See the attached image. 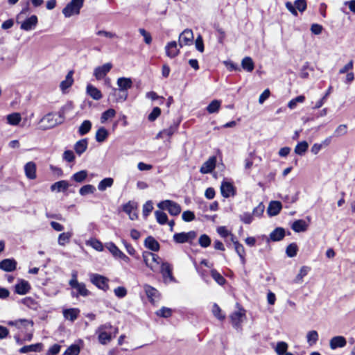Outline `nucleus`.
<instances>
[{
    "instance_id": "28",
    "label": "nucleus",
    "mask_w": 355,
    "mask_h": 355,
    "mask_svg": "<svg viewBox=\"0 0 355 355\" xmlns=\"http://www.w3.org/2000/svg\"><path fill=\"white\" fill-rule=\"evenodd\" d=\"M144 245L146 248L154 252H157L160 248L159 243L151 236H148L145 239Z\"/></svg>"
},
{
    "instance_id": "32",
    "label": "nucleus",
    "mask_w": 355,
    "mask_h": 355,
    "mask_svg": "<svg viewBox=\"0 0 355 355\" xmlns=\"http://www.w3.org/2000/svg\"><path fill=\"white\" fill-rule=\"evenodd\" d=\"M241 67L247 72H252L254 69V63L252 59L249 57H245L241 61Z\"/></svg>"
},
{
    "instance_id": "57",
    "label": "nucleus",
    "mask_w": 355,
    "mask_h": 355,
    "mask_svg": "<svg viewBox=\"0 0 355 355\" xmlns=\"http://www.w3.org/2000/svg\"><path fill=\"white\" fill-rule=\"evenodd\" d=\"M173 241L177 243H188L186 232L175 233L173 235Z\"/></svg>"
},
{
    "instance_id": "48",
    "label": "nucleus",
    "mask_w": 355,
    "mask_h": 355,
    "mask_svg": "<svg viewBox=\"0 0 355 355\" xmlns=\"http://www.w3.org/2000/svg\"><path fill=\"white\" fill-rule=\"evenodd\" d=\"M305 101V96L304 95H300L292 100L288 103V107L291 110H293L297 107V103H302Z\"/></svg>"
},
{
    "instance_id": "49",
    "label": "nucleus",
    "mask_w": 355,
    "mask_h": 355,
    "mask_svg": "<svg viewBox=\"0 0 355 355\" xmlns=\"http://www.w3.org/2000/svg\"><path fill=\"white\" fill-rule=\"evenodd\" d=\"M155 314L161 318H168L172 315V310L170 308L165 306L162 307L160 309L155 312Z\"/></svg>"
},
{
    "instance_id": "15",
    "label": "nucleus",
    "mask_w": 355,
    "mask_h": 355,
    "mask_svg": "<svg viewBox=\"0 0 355 355\" xmlns=\"http://www.w3.org/2000/svg\"><path fill=\"white\" fill-rule=\"evenodd\" d=\"M17 264L14 259H5L0 262V269L6 272H12L16 269Z\"/></svg>"
},
{
    "instance_id": "44",
    "label": "nucleus",
    "mask_w": 355,
    "mask_h": 355,
    "mask_svg": "<svg viewBox=\"0 0 355 355\" xmlns=\"http://www.w3.org/2000/svg\"><path fill=\"white\" fill-rule=\"evenodd\" d=\"M116 114V111L110 108L107 110L106 111L103 112L101 114V122L102 123H105L109 119L113 118Z\"/></svg>"
},
{
    "instance_id": "3",
    "label": "nucleus",
    "mask_w": 355,
    "mask_h": 355,
    "mask_svg": "<svg viewBox=\"0 0 355 355\" xmlns=\"http://www.w3.org/2000/svg\"><path fill=\"white\" fill-rule=\"evenodd\" d=\"M142 257L147 267L153 272L158 270L159 265L162 261V259L158 255L150 252H144Z\"/></svg>"
},
{
    "instance_id": "1",
    "label": "nucleus",
    "mask_w": 355,
    "mask_h": 355,
    "mask_svg": "<svg viewBox=\"0 0 355 355\" xmlns=\"http://www.w3.org/2000/svg\"><path fill=\"white\" fill-rule=\"evenodd\" d=\"M77 277V272L73 271L71 274V279L69 282V284L71 288L76 290V291H71V296L73 297H78L79 296H89L91 294V292L87 289L84 283L78 282Z\"/></svg>"
},
{
    "instance_id": "64",
    "label": "nucleus",
    "mask_w": 355,
    "mask_h": 355,
    "mask_svg": "<svg viewBox=\"0 0 355 355\" xmlns=\"http://www.w3.org/2000/svg\"><path fill=\"white\" fill-rule=\"evenodd\" d=\"M240 220L245 224H250L253 220V215L249 212H245L239 216Z\"/></svg>"
},
{
    "instance_id": "40",
    "label": "nucleus",
    "mask_w": 355,
    "mask_h": 355,
    "mask_svg": "<svg viewBox=\"0 0 355 355\" xmlns=\"http://www.w3.org/2000/svg\"><path fill=\"white\" fill-rule=\"evenodd\" d=\"M220 101L214 100L208 105L206 110L209 114L217 113L220 107Z\"/></svg>"
},
{
    "instance_id": "9",
    "label": "nucleus",
    "mask_w": 355,
    "mask_h": 355,
    "mask_svg": "<svg viewBox=\"0 0 355 355\" xmlns=\"http://www.w3.org/2000/svg\"><path fill=\"white\" fill-rule=\"evenodd\" d=\"M193 41V33L191 29H185L180 35L178 44L180 47L191 45Z\"/></svg>"
},
{
    "instance_id": "54",
    "label": "nucleus",
    "mask_w": 355,
    "mask_h": 355,
    "mask_svg": "<svg viewBox=\"0 0 355 355\" xmlns=\"http://www.w3.org/2000/svg\"><path fill=\"white\" fill-rule=\"evenodd\" d=\"M307 342L310 345H313L316 343L318 340V334L316 331H310L306 335Z\"/></svg>"
},
{
    "instance_id": "10",
    "label": "nucleus",
    "mask_w": 355,
    "mask_h": 355,
    "mask_svg": "<svg viewBox=\"0 0 355 355\" xmlns=\"http://www.w3.org/2000/svg\"><path fill=\"white\" fill-rule=\"evenodd\" d=\"M216 164V157L215 156H211L203 163L200 168V172L202 174L210 173L215 168Z\"/></svg>"
},
{
    "instance_id": "60",
    "label": "nucleus",
    "mask_w": 355,
    "mask_h": 355,
    "mask_svg": "<svg viewBox=\"0 0 355 355\" xmlns=\"http://www.w3.org/2000/svg\"><path fill=\"white\" fill-rule=\"evenodd\" d=\"M80 350V349L78 345H71L65 350L63 355H78Z\"/></svg>"
},
{
    "instance_id": "39",
    "label": "nucleus",
    "mask_w": 355,
    "mask_h": 355,
    "mask_svg": "<svg viewBox=\"0 0 355 355\" xmlns=\"http://www.w3.org/2000/svg\"><path fill=\"white\" fill-rule=\"evenodd\" d=\"M108 131L104 128H100L96 133V140L98 142H103L108 137Z\"/></svg>"
},
{
    "instance_id": "58",
    "label": "nucleus",
    "mask_w": 355,
    "mask_h": 355,
    "mask_svg": "<svg viewBox=\"0 0 355 355\" xmlns=\"http://www.w3.org/2000/svg\"><path fill=\"white\" fill-rule=\"evenodd\" d=\"M307 70L313 71V68L310 67L309 62H306L301 69L300 76L302 78L306 79L309 78V75Z\"/></svg>"
},
{
    "instance_id": "8",
    "label": "nucleus",
    "mask_w": 355,
    "mask_h": 355,
    "mask_svg": "<svg viewBox=\"0 0 355 355\" xmlns=\"http://www.w3.org/2000/svg\"><path fill=\"white\" fill-rule=\"evenodd\" d=\"M144 289L146 295L151 304H154L161 298V293L155 288L148 285H144Z\"/></svg>"
},
{
    "instance_id": "43",
    "label": "nucleus",
    "mask_w": 355,
    "mask_h": 355,
    "mask_svg": "<svg viewBox=\"0 0 355 355\" xmlns=\"http://www.w3.org/2000/svg\"><path fill=\"white\" fill-rule=\"evenodd\" d=\"M87 177V171L85 170H83L74 173L71 176V180H74L76 182H83Z\"/></svg>"
},
{
    "instance_id": "24",
    "label": "nucleus",
    "mask_w": 355,
    "mask_h": 355,
    "mask_svg": "<svg viewBox=\"0 0 355 355\" xmlns=\"http://www.w3.org/2000/svg\"><path fill=\"white\" fill-rule=\"evenodd\" d=\"M308 227L309 224L302 219L295 220L291 225L292 230L298 233L306 231Z\"/></svg>"
},
{
    "instance_id": "46",
    "label": "nucleus",
    "mask_w": 355,
    "mask_h": 355,
    "mask_svg": "<svg viewBox=\"0 0 355 355\" xmlns=\"http://www.w3.org/2000/svg\"><path fill=\"white\" fill-rule=\"evenodd\" d=\"M106 248L115 258H118L122 252V251H121L119 248L112 242L107 243L106 244Z\"/></svg>"
},
{
    "instance_id": "11",
    "label": "nucleus",
    "mask_w": 355,
    "mask_h": 355,
    "mask_svg": "<svg viewBox=\"0 0 355 355\" xmlns=\"http://www.w3.org/2000/svg\"><path fill=\"white\" fill-rule=\"evenodd\" d=\"M220 192L224 198H229L236 195V189L232 183L223 181L220 186Z\"/></svg>"
},
{
    "instance_id": "37",
    "label": "nucleus",
    "mask_w": 355,
    "mask_h": 355,
    "mask_svg": "<svg viewBox=\"0 0 355 355\" xmlns=\"http://www.w3.org/2000/svg\"><path fill=\"white\" fill-rule=\"evenodd\" d=\"M114 183V180L112 178H106L103 179L98 185V189L103 191L108 187H111Z\"/></svg>"
},
{
    "instance_id": "14",
    "label": "nucleus",
    "mask_w": 355,
    "mask_h": 355,
    "mask_svg": "<svg viewBox=\"0 0 355 355\" xmlns=\"http://www.w3.org/2000/svg\"><path fill=\"white\" fill-rule=\"evenodd\" d=\"M347 345V340L345 337L342 336H336L331 338L329 340L330 348L333 350L337 348H342Z\"/></svg>"
},
{
    "instance_id": "26",
    "label": "nucleus",
    "mask_w": 355,
    "mask_h": 355,
    "mask_svg": "<svg viewBox=\"0 0 355 355\" xmlns=\"http://www.w3.org/2000/svg\"><path fill=\"white\" fill-rule=\"evenodd\" d=\"M117 85L121 92H127L128 89H130L132 87V81L130 78L122 77L118 78Z\"/></svg>"
},
{
    "instance_id": "61",
    "label": "nucleus",
    "mask_w": 355,
    "mask_h": 355,
    "mask_svg": "<svg viewBox=\"0 0 355 355\" xmlns=\"http://www.w3.org/2000/svg\"><path fill=\"white\" fill-rule=\"evenodd\" d=\"M347 132V126L345 124L340 125L335 130L334 137H340L346 135Z\"/></svg>"
},
{
    "instance_id": "29",
    "label": "nucleus",
    "mask_w": 355,
    "mask_h": 355,
    "mask_svg": "<svg viewBox=\"0 0 355 355\" xmlns=\"http://www.w3.org/2000/svg\"><path fill=\"white\" fill-rule=\"evenodd\" d=\"M88 146L87 139H82L78 141L74 145V150L77 155L80 156L84 152L86 151Z\"/></svg>"
},
{
    "instance_id": "34",
    "label": "nucleus",
    "mask_w": 355,
    "mask_h": 355,
    "mask_svg": "<svg viewBox=\"0 0 355 355\" xmlns=\"http://www.w3.org/2000/svg\"><path fill=\"white\" fill-rule=\"evenodd\" d=\"M110 95H112L115 97L116 101L123 102L128 98V92L125 91L121 92L119 89L112 88V92Z\"/></svg>"
},
{
    "instance_id": "16",
    "label": "nucleus",
    "mask_w": 355,
    "mask_h": 355,
    "mask_svg": "<svg viewBox=\"0 0 355 355\" xmlns=\"http://www.w3.org/2000/svg\"><path fill=\"white\" fill-rule=\"evenodd\" d=\"M232 243L234 245V249L237 253V254L239 256L241 261L243 264L245 263V248L243 245L240 243L236 239L234 235H232Z\"/></svg>"
},
{
    "instance_id": "23",
    "label": "nucleus",
    "mask_w": 355,
    "mask_h": 355,
    "mask_svg": "<svg viewBox=\"0 0 355 355\" xmlns=\"http://www.w3.org/2000/svg\"><path fill=\"white\" fill-rule=\"evenodd\" d=\"M62 313L66 320L73 322L78 318L80 310L77 308H71L64 309Z\"/></svg>"
},
{
    "instance_id": "5",
    "label": "nucleus",
    "mask_w": 355,
    "mask_h": 355,
    "mask_svg": "<svg viewBox=\"0 0 355 355\" xmlns=\"http://www.w3.org/2000/svg\"><path fill=\"white\" fill-rule=\"evenodd\" d=\"M157 207L160 209L168 210V213L172 216H178L181 212L180 205L170 200L161 201L157 204Z\"/></svg>"
},
{
    "instance_id": "41",
    "label": "nucleus",
    "mask_w": 355,
    "mask_h": 355,
    "mask_svg": "<svg viewBox=\"0 0 355 355\" xmlns=\"http://www.w3.org/2000/svg\"><path fill=\"white\" fill-rule=\"evenodd\" d=\"M21 120V117L19 113L15 112L7 116L8 123L12 125H17L19 123Z\"/></svg>"
},
{
    "instance_id": "27",
    "label": "nucleus",
    "mask_w": 355,
    "mask_h": 355,
    "mask_svg": "<svg viewBox=\"0 0 355 355\" xmlns=\"http://www.w3.org/2000/svg\"><path fill=\"white\" fill-rule=\"evenodd\" d=\"M69 184L67 180H60L55 182L51 186L52 191H56L57 192H64L69 187Z\"/></svg>"
},
{
    "instance_id": "13",
    "label": "nucleus",
    "mask_w": 355,
    "mask_h": 355,
    "mask_svg": "<svg viewBox=\"0 0 355 355\" xmlns=\"http://www.w3.org/2000/svg\"><path fill=\"white\" fill-rule=\"evenodd\" d=\"M37 22V17L33 15L30 17L26 18L23 22H21L20 28L24 31H31L35 28Z\"/></svg>"
},
{
    "instance_id": "53",
    "label": "nucleus",
    "mask_w": 355,
    "mask_h": 355,
    "mask_svg": "<svg viewBox=\"0 0 355 355\" xmlns=\"http://www.w3.org/2000/svg\"><path fill=\"white\" fill-rule=\"evenodd\" d=\"M96 191V188L92 184H86L82 187L79 190V193L81 196H86L87 194L94 193Z\"/></svg>"
},
{
    "instance_id": "55",
    "label": "nucleus",
    "mask_w": 355,
    "mask_h": 355,
    "mask_svg": "<svg viewBox=\"0 0 355 355\" xmlns=\"http://www.w3.org/2000/svg\"><path fill=\"white\" fill-rule=\"evenodd\" d=\"M135 209V205L134 202H128V203L123 205V211L128 214L129 218L131 220H134V217H132L131 212H132Z\"/></svg>"
},
{
    "instance_id": "20",
    "label": "nucleus",
    "mask_w": 355,
    "mask_h": 355,
    "mask_svg": "<svg viewBox=\"0 0 355 355\" xmlns=\"http://www.w3.org/2000/svg\"><path fill=\"white\" fill-rule=\"evenodd\" d=\"M56 116L55 114L49 113L46 114L41 120L42 122H47L49 123L47 128H53L58 124H60L64 121V119L59 118L54 119Z\"/></svg>"
},
{
    "instance_id": "30",
    "label": "nucleus",
    "mask_w": 355,
    "mask_h": 355,
    "mask_svg": "<svg viewBox=\"0 0 355 355\" xmlns=\"http://www.w3.org/2000/svg\"><path fill=\"white\" fill-rule=\"evenodd\" d=\"M43 345L42 343L32 344L30 345H25L19 349L21 354L28 353L30 352H40L42 350Z\"/></svg>"
},
{
    "instance_id": "4",
    "label": "nucleus",
    "mask_w": 355,
    "mask_h": 355,
    "mask_svg": "<svg viewBox=\"0 0 355 355\" xmlns=\"http://www.w3.org/2000/svg\"><path fill=\"white\" fill-rule=\"evenodd\" d=\"M85 0H71L63 8L62 13L65 17H70L78 15L81 8L83 6Z\"/></svg>"
},
{
    "instance_id": "33",
    "label": "nucleus",
    "mask_w": 355,
    "mask_h": 355,
    "mask_svg": "<svg viewBox=\"0 0 355 355\" xmlns=\"http://www.w3.org/2000/svg\"><path fill=\"white\" fill-rule=\"evenodd\" d=\"M73 72L70 71L66 76L65 80L60 83V87L62 91H64L72 85L73 83Z\"/></svg>"
},
{
    "instance_id": "7",
    "label": "nucleus",
    "mask_w": 355,
    "mask_h": 355,
    "mask_svg": "<svg viewBox=\"0 0 355 355\" xmlns=\"http://www.w3.org/2000/svg\"><path fill=\"white\" fill-rule=\"evenodd\" d=\"M173 268L168 262H162L160 266L159 272L162 275L165 283L175 282V279L173 275Z\"/></svg>"
},
{
    "instance_id": "50",
    "label": "nucleus",
    "mask_w": 355,
    "mask_h": 355,
    "mask_svg": "<svg viewBox=\"0 0 355 355\" xmlns=\"http://www.w3.org/2000/svg\"><path fill=\"white\" fill-rule=\"evenodd\" d=\"M288 349V344L284 341H280L277 343L275 352L278 355L285 354Z\"/></svg>"
},
{
    "instance_id": "45",
    "label": "nucleus",
    "mask_w": 355,
    "mask_h": 355,
    "mask_svg": "<svg viewBox=\"0 0 355 355\" xmlns=\"http://www.w3.org/2000/svg\"><path fill=\"white\" fill-rule=\"evenodd\" d=\"M72 236V233L71 232H63L60 234L58 236V243L60 245L64 246L67 243H68L70 241V239Z\"/></svg>"
},
{
    "instance_id": "18",
    "label": "nucleus",
    "mask_w": 355,
    "mask_h": 355,
    "mask_svg": "<svg viewBox=\"0 0 355 355\" xmlns=\"http://www.w3.org/2000/svg\"><path fill=\"white\" fill-rule=\"evenodd\" d=\"M30 290V284L24 279H21L15 286V291L19 295H26Z\"/></svg>"
},
{
    "instance_id": "12",
    "label": "nucleus",
    "mask_w": 355,
    "mask_h": 355,
    "mask_svg": "<svg viewBox=\"0 0 355 355\" xmlns=\"http://www.w3.org/2000/svg\"><path fill=\"white\" fill-rule=\"evenodd\" d=\"M112 68L111 63H106L102 66L98 67L94 69V76L97 80H101Z\"/></svg>"
},
{
    "instance_id": "21",
    "label": "nucleus",
    "mask_w": 355,
    "mask_h": 355,
    "mask_svg": "<svg viewBox=\"0 0 355 355\" xmlns=\"http://www.w3.org/2000/svg\"><path fill=\"white\" fill-rule=\"evenodd\" d=\"M24 171L26 176L29 180L36 178V164L33 162H29L25 164Z\"/></svg>"
},
{
    "instance_id": "6",
    "label": "nucleus",
    "mask_w": 355,
    "mask_h": 355,
    "mask_svg": "<svg viewBox=\"0 0 355 355\" xmlns=\"http://www.w3.org/2000/svg\"><path fill=\"white\" fill-rule=\"evenodd\" d=\"M89 279L98 288L104 291L109 289V279L107 277L98 274L92 273L89 275Z\"/></svg>"
},
{
    "instance_id": "56",
    "label": "nucleus",
    "mask_w": 355,
    "mask_h": 355,
    "mask_svg": "<svg viewBox=\"0 0 355 355\" xmlns=\"http://www.w3.org/2000/svg\"><path fill=\"white\" fill-rule=\"evenodd\" d=\"M221 311L222 310L219 306L216 303H214L212 306V313L220 321L225 318V315L222 314Z\"/></svg>"
},
{
    "instance_id": "52",
    "label": "nucleus",
    "mask_w": 355,
    "mask_h": 355,
    "mask_svg": "<svg viewBox=\"0 0 355 355\" xmlns=\"http://www.w3.org/2000/svg\"><path fill=\"white\" fill-rule=\"evenodd\" d=\"M211 275L219 285H223L226 282V279L215 269L211 270Z\"/></svg>"
},
{
    "instance_id": "63",
    "label": "nucleus",
    "mask_w": 355,
    "mask_h": 355,
    "mask_svg": "<svg viewBox=\"0 0 355 355\" xmlns=\"http://www.w3.org/2000/svg\"><path fill=\"white\" fill-rule=\"evenodd\" d=\"M161 114V109L158 107H155L153 109L152 112L149 114L148 119L150 121H154Z\"/></svg>"
},
{
    "instance_id": "38",
    "label": "nucleus",
    "mask_w": 355,
    "mask_h": 355,
    "mask_svg": "<svg viewBox=\"0 0 355 355\" xmlns=\"http://www.w3.org/2000/svg\"><path fill=\"white\" fill-rule=\"evenodd\" d=\"M92 128V123L89 120H85L79 127L78 133L80 135L83 136L87 134Z\"/></svg>"
},
{
    "instance_id": "59",
    "label": "nucleus",
    "mask_w": 355,
    "mask_h": 355,
    "mask_svg": "<svg viewBox=\"0 0 355 355\" xmlns=\"http://www.w3.org/2000/svg\"><path fill=\"white\" fill-rule=\"evenodd\" d=\"M198 243L202 248H207L211 244V239L207 234H202L199 239Z\"/></svg>"
},
{
    "instance_id": "62",
    "label": "nucleus",
    "mask_w": 355,
    "mask_h": 355,
    "mask_svg": "<svg viewBox=\"0 0 355 355\" xmlns=\"http://www.w3.org/2000/svg\"><path fill=\"white\" fill-rule=\"evenodd\" d=\"M153 206L151 200L147 201L143 206V216L147 217L153 211Z\"/></svg>"
},
{
    "instance_id": "2",
    "label": "nucleus",
    "mask_w": 355,
    "mask_h": 355,
    "mask_svg": "<svg viewBox=\"0 0 355 355\" xmlns=\"http://www.w3.org/2000/svg\"><path fill=\"white\" fill-rule=\"evenodd\" d=\"M112 326L110 323H105L98 327L96 331L98 339L101 344L106 345L112 340L111 330Z\"/></svg>"
},
{
    "instance_id": "42",
    "label": "nucleus",
    "mask_w": 355,
    "mask_h": 355,
    "mask_svg": "<svg viewBox=\"0 0 355 355\" xmlns=\"http://www.w3.org/2000/svg\"><path fill=\"white\" fill-rule=\"evenodd\" d=\"M73 106V104L71 102H68L64 106L62 107V108L59 110L58 113V117L62 119H64V118H65V114L72 110Z\"/></svg>"
},
{
    "instance_id": "51",
    "label": "nucleus",
    "mask_w": 355,
    "mask_h": 355,
    "mask_svg": "<svg viewBox=\"0 0 355 355\" xmlns=\"http://www.w3.org/2000/svg\"><path fill=\"white\" fill-rule=\"evenodd\" d=\"M156 220L160 225H164L168 222V216L166 213L162 211L155 212Z\"/></svg>"
},
{
    "instance_id": "25",
    "label": "nucleus",
    "mask_w": 355,
    "mask_h": 355,
    "mask_svg": "<svg viewBox=\"0 0 355 355\" xmlns=\"http://www.w3.org/2000/svg\"><path fill=\"white\" fill-rule=\"evenodd\" d=\"M286 232L285 230L283 227H276L270 234V240L272 241H279L284 239L285 236Z\"/></svg>"
},
{
    "instance_id": "47",
    "label": "nucleus",
    "mask_w": 355,
    "mask_h": 355,
    "mask_svg": "<svg viewBox=\"0 0 355 355\" xmlns=\"http://www.w3.org/2000/svg\"><path fill=\"white\" fill-rule=\"evenodd\" d=\"M298 247L295 243L289 244L286 250V254L288 257H294L297 255Z\"/></svg>"
},
{
    "instance_id": "19",
    "label": "nucleus",
    "mask_w": 355,
    "mask_h": 355,
    "mask_svg": "<svg viewBox=\"0 0 355 355\" xmlns=\"http://www.w3.org/2000/svg\"><path fill=\"white\" fill-rule=\"evenodd\" d=\"M245 311L241 309L239 311H235L230 315L232 324L234 327L239 329L241 327L243 317L245 316Z\"/></svg>"
},
{
    "instance_id": "31",
    "label": "nucleus",
    "mask_w": 355,
    "mask_h": 355,
    "mask_svg": "<svg viewBox=\"0 0 355 355\" xmlns=\"http://www.w3.org/2000/svg\"><path fill=\"white\" fill-rule=\"evenodd\" d=\"M87 94L94 100H100L102 98L101 92L91 84L87 86Z\"/></svg>"
},
{
    "instance_id": "22",
    "label": "nucleus",
    "mask_w": 355,
    "mask_h": 355,
    "mask_svg": "<svg viewBox=\"0 0 355 355\" xmlns=\"http://www.w3.org/2000/svg\"><path fill=\"white\" fill-rule=\"evenodd\" d=\"M282 208L279 201H271L268 205L267 213L270 216H277Z\"/></svg>"
},
{
    "instance_id": "35",
    "label": "nucleus",
    "mask_w": 355,
    "mask_h": 355,
    "mask_svg": "<svg viewBox=\"0 0 355 355\" xmlns=\"http://www.w3.org/2000/svg\"><path fill=\"white\" fill-rule=\"evenodd\" d=\"M309 148V144L306 141L299 142L295 148V153L302 156L307 151Z\"/></svg>"
},
{
    "instance_id": "36",
    "label": "nucleus",
    "mask_w": 355,
    "mask_h": 355,
    "mask_svg": "<svg viewBox=\"0 0 355 355\" xmlns=\"http://www.w3.org/2000/svg\"><path fill=\"white\" fill-rule=\"evenodd\" d=\"M179 123H174V124L171 125L169 128L163 130L162 132H160L157 137H162V135H166L168 137L172 136L178 130Z\"/></svg>"
},
{
    "instance_id": "17",
    "label": "nucleus",
    "mask_w": 355,
    "mask_h": 355,
    "mask_svg": "<svg viewBox=\"0 0 355 355\" xmlns=\"http://www.w3.org/2000/svg\"><path fill=\"white\" fill-rule=\"evenodd\" d=\"M178 43L175 41L168 42L165 46L166 55L170 58H175L180 53L177 48Z\"/></svg>"
}]
</instances>
